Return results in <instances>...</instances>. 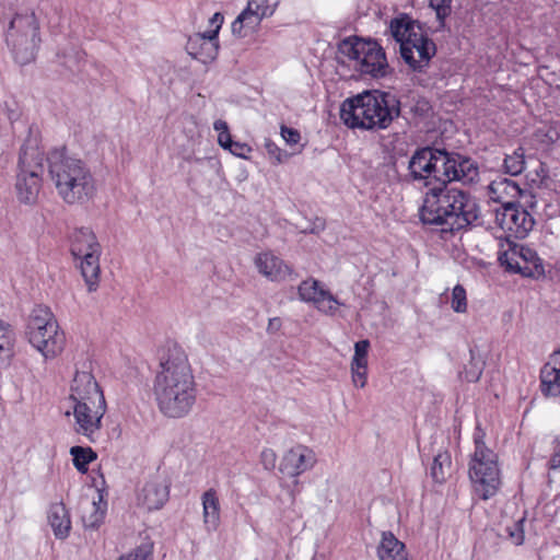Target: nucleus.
Returning <instances> with one entry per match:
<instances>
[{"mask_svg": "<svg viewBox=\"0 0 560 560\" xmlns=\"http://www.w3.org/2000/svg\"><path fill=\"white\" fill-rule=\"evenodd\" d=\"M70 454L74 467L82 474H85L88 471V465L96 459V453L91 447L72 446Z\"/></svg>", "mask_w": 560, "mask_h": 560, "instance_id": "obj_30", "label": "nucleus"}, {"mask_svg": "<svg viewBox=\"0 0 560 560\" xmlns=\"http://www.w3.org/2000/svg\"><path fill=\"white\" fill-rule=\"evenodd\" d=\"M153 394L160 411L167 418L186 417L197 401V383L185 351L168 348L161 359L160 371L153 384Z\"/></svg>", "mask_w": 560, "mask_h": 560, "instance_id": "obj_2", "label": "nucleus"}, {"mask_svg": "<svg viewBox=\"0 0 560 560\" xmlns=\"http://www.w3.org/2000/svg\"><path fill=\"white\" fill-rule=\"evenodd\" d=\"M44 172V150L31 135L21 147L18 163L16 191L20 201L32 203L37 199Z\"/></svg>", "mask_w": 560, "mask_h": 560, "instance_id": "obj_9", "label": "nucleus"}, {"mask_svg": "<svg viewBox=\"0 0 560 560\" xmlns=\"http://www.w3.org/2000/svg\"><path fill=\"white\" fill-rule=\"evenodd\" d=\"M25 336L28 342L39 351L46 360L59 355L66 346V335L45 305H36L27 319Z\"/></svg>", "mask_w": 560, "mask_h": 560, "instance_id": "obj_7", "label": "nucleus"}, {"mask_svg": "<svg viewBox=\"0 0 560 560\" xmlns=\"http://www.w3.org/2000/svg\"><path fill=\"white\" fill-rule=\"evenodd\" d=\"M470 360L467 365H465L464 371L460 373V376L470 383L478 382L485 368L483 360L476 354L474 349L469 350Z\"/></svg>", "mask_w": 560, "mask_h": 560, "instance_id": "obj_31", "label": "nucleus"}, {"mask_svg": "<svg viewBox=\"0 0 560 560\" xmlns=\"http://www.w3.org/2000/svg\"><path fill=\"white\" fill-rule=\"evenodd\" d=\"M501 187L512 196L522 195V189L520 188V186L515 182L508 178H504L503 180L500 182H492L490 185V189L493 192H497Z\"/></svg>", "mask_w": 560, "mask_h": 560, "instance_id": "obj_40", "label": "nucleus"}, {"mask_svg": "<svg viewBox=\"0 0 560 560\" xmlns=\"http://www.w3.org/2000/svg\"><path fill=\"white\" fill-rule=\"evenodd\" d=\"M38 23L34 13L16 14L10 22L5 40L20 65L34 60L40 42Z\"/></svg>", "mask_w": 560, "mask_h": 560, "instance_id": "obj_11", "label": "nucleus"}, {"mask_svg": "<svg viewBox=\"0 0 560 560\" xmlns=\"http://www.w3.org/2000/svg\"><path fill=\"white\" fill-rule=\"evenodd\" d=\"M351 373L354 385L363 388L366 384L368 368L357 369V366H351Z\"/></svg>", "mask_w": 560, "mask_h": 560, "instance_id": "obj_44", "label": "nucleus"}, {"mask_svg": "<svg viewBox=\"0 0 560 560\" xmlns=\"http://www.w3.org/2000/svg\"><path fill=\"white\" fill-rule=\"evenodd\" d=\"M281 137L290 145L298 144L301 140L299 130L287 127L284 125L281 126Z\"/></svg>", "mask_w": 560, "mask_h": 560, "instance_id": "obj_43", "label": "nucleus"}, {"mask_svg": "<svg viewBox=\"0 0 560 560\" xmlns=\"http://www.w3.org/2000/svg\"><path fill=\"white\" fill-rule=\"evenodd\" d=\"M408 183L443 189L452 182L470 185L479 180L478 163L469 156L434 147L418 148L408 162Z\"/></svg>", "mask_w": 560, "mask_h": 560, "instance_id": "obj_1", "label": "nucleus"}, {"mask_svg": "<svg viewBox=\"0 0 560 560\" xmlns=\"http://www.w3.org/2000/svg\"><path fill=\"white\" fill-rule=\"evenodd\" d=\"M550 468L551 469H560V440H559V447L555 452V454L550 458Z\"/></svg>", "mask_w": 560, "mask_h": 560, "instance_id": "obj_50", "label": "nucleus"}, {"mask_svg": "<svg viewBox=\"0 0 560 560\" xmlns=\"http://www.w3.org/2000/svg\"><path fill=\"white\" fill-rule=\"evenodd\" d=\"M228 150L236 156L246 158L247 153H249L252 149L245 143L232 141Z\"/></svg>", "mask_w": 560, "mask_h": 560, "instance_id": "obj_46", "label": "nucleus"}, {"mask_svg": "<svg viewBox=\"0 0 560 560\" xmlns=\"http://www.w3.org/2000/svg\"><path fill=\"white\" fill-rule=\"evenodd\" d=\"M266 149H267V152H268V154L270 156H273V158H276V160L278 162H281V158H280L281 150L277 147V144H275L271 141H267L266 142Z\"/></svg>", "mask_w": 560, "mask_h": 560, "instance_id": "obj_48", "label": "nucleus"}, {"mask_svg": "<svg viewBox=\"0 0 560 560\" xmlns=\"http://www.w3.org/2000/svg\"><path fill=\"white\" fill-rule=\"evenodd\" d=\"M323 228H324V224L320 223L319 225H316V228L311 229L310 232L315 233L317 230L323 229Z\"/></svg>", "mask_w": 560, "mask_h": 560, "instance_id": "obj_53", "label": "nucleus"}, {"mask_svg": "<svg viewBox=\"0 0 560 560\" xmlns=\"http://www.w3.org/2000/svg\"><path fill=\"white\" fill-rule=\"evenodd\" d=\"M498 260L505 271L523 277L539 278L545 275V268L536 250L520 245L506 238L500 243Z\"/></svg>", "mask_w": 560, "mask_h": 560, "instance_id": "obj_12", "label": "nucleus"}, {"mask_svg": "<svg viewBox=\"0 0 560 560\" xmlns=\"http://www.w3.org/2000/svg\"><path fill=\"white\" fill-rule=\"evenodd\" d=\"M280 326H281L280 318H278V317L270 318L269 324H268V330L269 331L278 330L280 328Z\"/></svg>", "mask_w": 560, "mask_h": 560, "instance_id": "obj_52", "label": "nucleus"}, {"mask_svg": "<svg viewBox=\"0 0 560 560\" xmlns=\"http://www.w3.org/2000/svg\"><path fill=\"white\" fill-rule=\"evenodd\" d=\"M70 252L74 258L85 254L101 252V245L94 232L89 228L75 229L70 236Z\"/></svg>", "mask_w": 560, "mask_h": 560, "instance_id": "obj_21", "label": "nucleus"}, {"mask_svg": "<svg viewBox=\"0 0 560 560\" xmlns=\"http://www.w3.org/2000/svg\"><path fill=\"white\" fill-rule=\"evenodd\" d=\"M13 332L10 325L0 320V359H9L12 355Z\"/></svg>", "mask_w": 560, "mask_h": 560, "instance_id": "obj_32", "label": "nucleus"}, {"mask_svg": "<svg viewBox=\"0 0 560 560\" xmlns=\"http://www.w3.org/2000/svg\"><path fill=\"white\" fill-rule=\"evenodd\" d=\"M93 506L95 509V512L88 520L84 518V524L86 527L97 528L103 521L104 514L103 512H98L97 508L95 506V503H93Z\"/></svg>", "mask_w": 560, "mask_h": 560, "instance_id": "obj_47", "label": "nucleus"}, {"mask_svg": "<svg viewBox=\"0 0 560 560\" xmlns=\"http://www.w3.org/2000/svg\"><path fill=\"white\" fill-rule=\"evenodd\" d=\"M202 522L208 533L215 532L221 524V505L218 491L209 488L201 495Z\"/></svg>", "mask_w": 560, "mask_h": 560, "instance_id": "obj_20", "label": "nucleus"}, {"mask_svg": "<svg viewBox=\"0 0 560 560\" xmlns=\"http://www.w3.org/2000/svg\"><path fill=\"white\" fill-rule=\"evenodd\" d=\"M369 348H370V341L366 339L355 342L354 355L351 361V366H357V369L368 368Z\"/></svg>", "mask_w": 560, "mask_h": 560, "instance_id": "obj_35", "label": "nucleus"}, {"mask_svg": "<svg viewBox=\"0 0 560 560\" xmlns=\"http://www.w3.org/2000/svg\"><path fill=\"white\" fill-rule=\"evenodd\" d=\"M170 485L164 479L155 478L148 481L138 494V503L147 510H159L168 500Z\"/></svg>", "mask_w": 560, "mask_h": 560, "instance_id": "obj_17", "label": "nucleus"}, {"mask_svg": "<svg viewBox=\"0 0 560 560\" xmlns=\"http://www.w3.org/2000/svg\"><path fill=\"white\" fill-rule=\"evenodd\" d=\"M70 399L72 401L106 402L104 394L91 372H77L72 385Z\"/></svg>", "mask_w": 560, "mask_h": 560, "instance_id": "obj_16", "label": "nucleus"}, {"mask_svg": "<svg viewBox=\"0 0 560 560\" xmlns=\"http://www.w3.org/2000/svg\"><path fill=\"white\" fill-rule=\"evenodd\" d=\"M153 546L149 542L141 544L127 555L120 556L117 560H150Z\"/></svg>", "mask_w": 560, "mask_h": 560, "instance_id": "obj_36", "label": "nucleus"}, {"mask_svg": "<svg viewBox=\"0 0 560 560\" xmlns=\"http://www.w3.org/2000/svg\"><path fill=\"white\" fill-rule=\"evenodd\" d=\"M260 273L272 281L285 280L292 272L291 268L279 257L271 253H261L255 259Z\"/></svg>", "mask_w": 560, "mask_h": 560, "instance_id": "obj_19", "label": "nucleus"}, {"mask_svg": "<svg viewBox=\"0 0 560 560\" xmlns=\"http://www.w3.org/2000/svg\"><path fill=\"white\" fill-rule=\"evenodd\" d=\"M223 20L224 18L220 12L213 14V16L210 19V23L215 25V28L207 32L208 39H218L219 30L221 28Z\"/></svg>", "mask_w": 560, "mask_h": 560, "instance_id": "obj_45", "label": "nucleus"}, {"mask_svg": "<svg viewBox=\"0 0 560 560\" xmlns=\"http://www.w3.org/2000/svg\"><path fill=\"white\" fill-rule=\"evenodd\" d=\"M219 45L217 39H208V34L198 33L188 38L186 50L195 59L212 60L218 54Z\"/></svg>", "mask_w": 560, "mask_h": 560, "instance_id": "obj_22", "label": "nucleus"}, {"mask_svg": "<svg viewBox=\"0 0 560 560\" xmlns=\"http://www.w3.org/2000/svg\"><path fill=\"white\" fill-rule=\"evenodd\" d=\"M378 560H408L404 542L398 540L392 532H384L377 546Z\"/></svg>", "mask_w": 560, "mask_h": 560, "instance_id": "obj_23", "label": "nucleus"}, {"mask_svg": "<svg viewBox=\"0 0 560 560\" xmlns=\"http://www.w3.org/2000/svg\"><path fill=\"white\" fill-rule=\"evenodd\" d=\"M475 452L469 462V478L481 500L494 497L501 486L498 455L486 446L483 434L475 433Z\"/></svg>", "mask_w": 560, "mask_h": 560, "instance_id": "obj_8", "label": "nucleus"}, {"mask_svg": "<svg viewBox=\"0 0 560 560\" xmlns=\"http://www.w3.org/2000/svg\"><path fill=\"white\" fill-rule=\"evenodd\" d=\"M525 522V518L522 517L521 520L516 521L513 525V528H509V536L513 540L515 545H522L524 541V529L523 524Z\"/></svg>", "mask_w": 560, "mask_h": 560, "instance_id": "obj_42", "label": "nucleus"}, {"mask_svg": "<svg viewBox=\"0 0 560 560\" xmlns=\"http://www.w3.org/2000/svg\"><path fill=\"white\" fill-rule=\"evenodd\" d=\"M419 215L423 224L439 226L443 233L482 224L477 199L464 190L448 188V185L425 194Z\"/></svg>", "mask_w": 560, "mask_h": 560, "instance_id": "obj_3", "label": "nucleus"}, {"mask_svg": "<svg viewBox=\"0 0 560 560\" xmlns=\"http://www.w3.org/2000/svg\"><path fill=\"white\" fill-rule=\"evenodd\" d=\"M503 167L506 174L517 176L525 168V150L518 147L512 154H508L503 161Z\"/></svg>", "mask_w": 560, "mask_h": 560, "instance_id": "obj_29", "label": "nucleus"}, {"mask_svg": "<svg viewBox=\"0 0 560 560\" xmlns=\"http://www.w3.org/2000/svg\"><path fill=\"white\" fill-rule=\"evenodd\" d=\"M325 289L320 287V282L316 279L308 278L303 280L298 287V293L301 301L306 303H315L323 294Z\"/></svg>", "mask_w": 560, "mask_h": 560, "instance_id": "obj_28", "label": "nucleus"}, {"mask_svg": "<svg viewBox=\"0 0 560 560\" xmlns=\"http://www.w3.org/2000/svg\"><path fill=\"white\" fill-rule=\"evenodd\" d=\"M401 107L408 108L410 114L419 117L427 116L431 109L429 102L424 97L415 95L411 96L410 102L401 103Z\"/></svg>", "mask_w": 560, "mask_h": 560, "instance_id": "obj_34", "label": "nucleus"}, {"mask_svg": "<svg viewBox=\"0 0 560 560\" xmlns=\"http://www.w3.org/2000/svg\"><path fill=\"white\" fill-rule=\"evenodd\" d=\"M232 141L233 140L229 131L220 132L218 136V142L224 149H228L231 145Z\"/></svg>", "mask_w": 560, "mask_h": 560, "instance_id": "obj_49", "label": "nucleus"}, {"mask_svg": "<svg viewBox=\"0 0 560 560\" xmlns=\"http://www.w3.org/2000/svg\"><path fill=\"white\" fill-rule=\"evenodd\" d=\"M338 51L354 62L353 68L361 74L373 78L384 77L388 63L384 49L376 40L347 37L338 45Z\"/></svg>", "mask_w": 560, "mask_h": 560, "instance_id": "obj_10", "label": "nucleus"}, {"mask_svg": "<svg viewBox=\"0 0 560 560\" xmlns=\"http://www.w3.org/2000/svg\"><path fill=\"white\" fill-rule=\"evenodd\" d=\"M48 172L58 196L67 205H84L96 192L95 178L88 164L54 149L47 156Z\"/></svg>", "mask_w": 560, "mask_h": 560, "instance_id": "obj_5", "label": "nucleus"}, {"mask_svg": "<svg viewBox=\"0 0 560 560\" xmlns=\"http://www.w3.org/2000/svg\"><path fill=\"white\" fill-rule=\"evenodd\" d=\"M401 101L390 92L365 91L347 98L340 118L351 129L377 131L386 129L400 116Z\"/></svg>", "mask_w": 560, "mask_h": 560, "instance_id": "obj_4", "label": "nucleus"}, {"mask_svg": "<svg viewBox=\"0 0 560 560\" xmlns=\"http://www.w3.org/2000/svg\"><path fill=\"white\" fill-rule=\"evenodd\" d=\"M495 222L515 238H524L533 230V215L516 202H504L495 210Z\"/></svg>", "mask_w": 560, "mask_h": 560, "instance_id": "obj_13", "label": "nucleus"}, {"mask_svg": "<svg viewBox=\"0 0 560 560\" xmlns=\"http://www.w3.org/2000/svg\"><path fill=\"white\" fill-rule=\"evenodd\" d=\"M314 305L319 312L332 316L336 314L338 307L343 304L327 290L325 291V294L314 303Z\"/></svg>", "mask_w": 560, "mask_h": 560, "instance_id": "obj_33", "label": "nucleus"}, {"mask_svg": "<svg viewBox=\"0 0 560 560\" xmlns=\"http://www.w3.org/2000/svg\"><path fill=\"white\" fill-rule=\"evenodd\" d=\"M48 522L57 538L65 539L69 536L71 520L63 503L59 502L50 505L48 511Z\"/></svg>", "mask_w": 560, "mask_h": 560, "instance_id": "obj_24", "label": "nucleus"}, {"mask_svg": "<svg viewBox=\"0 0 560 560\" xmlns=\"http://www.w3.org/2000/svg\"><path fill=\"white\" fill-rule=\"evenodd\" d=\"M269 0H248L245 11L254 14L258 13L260 18L271 16L275 12V8L268 4Z\"/></svg>", "mask_w": 560, "mask_h": 560, "instance_id": "obj_38", "label": "nucleus"}, {"mask_svg": "<svg viewBox=\"0 0 560 560\" xmlns=\"http://www.w3.org/2000/svg\"><path fill=\"white\" fill-rule=\"evenodd\" d=\"M452 308L456 313H465L467 311L466 290L462 284H456L452 292Z\"/></svg>", "mask_w": 560, "mask_h": 560, "instance_id": "obj_37", "label": "nucleus"}, {"mask_svg": "<svg viewBox=\"0 0 560 560\" xmlns=\"http://www.w3.org/2000/svg\"><path fill=\"white\" fill-rule=\"evenodd\" d=\"M453 0H429L430 7L435 11L440 24H444L445 18L451 14Z\"/></svg>", "mask_w": 560, "mask_h": 560, "instance_id": "obj_39", "label": "nucleus"}, {"mask_svg": "<svg viewBox=\"0 0 560 560\" xmlns=\"http://www.w3.org/2000/svg\"><path fill=\"white\" fill-rule=\"evenodd\" d=\"M540 389L545 396L560 395V350L555 351L541 368Z\"/></svg>", "mask_w": 560, "mask_h": 560, "instance_id": "obj_18", "label": "nucleus"}, {"mask_svg": "<svg viewBox=\"0 0 560 560\" xmlns=\"http://www.w3.org/2000/svg\"><path fill=\"white\" fill-rule=\"evenodd\" d=\"M260 463L266 470H273L277 463V454L272 448H264L260 453Z\"/></svg>", "mask_w": 560, "mask_h": 560, "instance_id": "obj_41", "label": "nucleus"}, {"mask_svg": "<svg viewBox=\"0 0 560 560\" xmlns=\"http://www.w3.org/2000/svg\"><path fill=\"white\" fill-rule=\"evenodd\" d=\"M75 431L92 441V435L102 427V419L106 412V402L73 401Z\"/></svg>", "mask_w": 560, "mask_h": 560, "instance_id": "obj_14", "label": "nucleus"}, {"mask_svg": "<svg viewBox=\"0 0 560 560\" xmlns=\"http://www.w3.org/2000/svg\"><path fill=\"white\" fill-rule=\"evenodd\" d=\"M100 256L101 252L85 254L78 257L80 259L81 275L88 285L90 292H93L98 287L100 281Z\"/></svg>", "mask_w": 560, "mask_h": 560, "instance_id": "obj_25", "label": "nucleus"}, {"mask_svg": "<svg viewBox=\"0 0 560 560\" xmlns=\"http://www.w3.org/2000/svg\"><path fill=\"white\" fill-rule=\"evenodd\" d=\"M389 31L400 44L402 60L413 71H423L435 55L436 47L433 40L423 34L421 25L407 14H400L390 21Z\"/></svg>", "mask_w": 560, "mask_h": 560, "instance_id": "obj_6", "label": "nucleus"}, {"mask_svg": "<svg viewBox=\"0 0 560 560\" xmlns=\"http://www.w3.org/2000/svg\"><path fill=\"white\" fill-rule=\"evenodd\" d=\"M317 458L313 450L305 445H296L290 448L282 457L279 466L281 474L296 478L312 469Z\"/></svg>", "mask_w": 560, "mask_h": 560, "instance_id": "obj_15", "label": "nucleus"}, {"mask_svg": "<svg viewBox=\"0 0 560 560\" xmlns=\"http://www.w3.org/2000/svg\"><path fill=\"white\" fill-rule=\"evenodd\" d=\"M264 19L258 13L243 10L232 23V33L238 38L247 37L257 30Z\"/></svg>", "mask_w": 560, "mask_h": 560, "instance_id": "obj_26", "label": "nucleus"}, {"mask_svg": "<svg viewBox=\"0 0 560 560\" xmlns=\"http://www.w3.org/2000/svg\"><path fill=\"white\" fill-rule=\"evenodd\" d=\"M213 127H214V129H215L217 131H219V133H220V132H226V131H229L228 124H226L224 120H221V119H219V120L214 121Z\"/></svg>", "mask_w": 560, "mask_h": 560, "instance_id": "obj_51", "label": "nucleus"}, {"mask_svg": "<svg viewBox=\"0 0 560 560\" xmlns=\"http://www.w3.org/2000/svg\"><path fill=\"white\" fill-rule=\"evenodd\" d=\"M452 459L447 451L438 453L430 468V476L438 483H443L451 474Z\"/></svg>", "mask_w": 560, "mask_h": 560, "instance_id": "obj_27", "label": "nucleus"}]
</instances>
